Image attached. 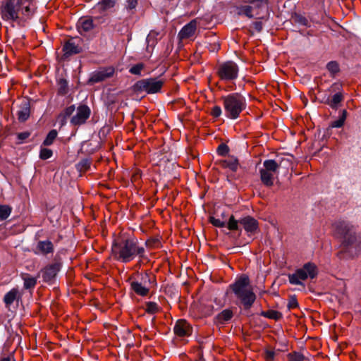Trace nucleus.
<instances>
[{"label":"nucleus","instance_id":"f257e3e1","mask_svg":"<svg viewBox=\"0 0 361 361\" xmlns=\"http://www.w3.org/2000/svg\"><path fill=\"white\" fill-rule=\"evenodd\" d=\"M37 9L35 0H4L0 4V16L13 26L25 27Z\"/></svg>","mask_w":361,"mask_h":361},{"label":"nucleus","instance_id":"f03ea898","mask_svg":"<svg viewBox=\"0 0 361 361\" xmlns=\"http://www.w3.org/2000/svg\"><path fill=\"white\" fill-rule=\"evenodd\" d=\"M145 250L135 237L122 236L114 240L111 246L113 258L122 263H128L137 257H142Z\"/></svg>","mask_w":361,"mask_h":361},{"label":"nucleus","instance_id":"7ed1b4c3","mask_svg":"<svg viewBox=\"0 0 361 361\" xmlns=\"http://www.w3.org/2000/svg\"><path fill=\"white\" fill-rule=\"evenodd\" d=\"M229 288L240 301L244 309L248 310L252 306L256 300V295L247 275H242L237 278L235 282L229 286Z\"/></svg>","mask_w":361,"mask_h":361},{"label":"nucleus","instance_id":"20e7f679","mask_svg":"<svg viewBox=\"0 0 361 361\" xmlns=\"http://www.w3.org/2000/svg\"><path fill=\"white\" fill-rule=\"evenodd\" d=\"M225 115L230 119H237L246 109L245 98L240 93H231L221 98Z\"/></svg>","mask_w":361,"mask_h":361},{"label":"nucleus","instance_id":"39448f33","mask_svg":"<svg viewBox=\"0 0 361 361\" xmlns=\"http://www.w3.org/2000/svg\"><path fill=\"white\" fill-rule=\"evenodd\" d=\"M335 235L344 247L355 245L358 239L357 228L349 222L340 221L334 225Z\"/></svg>","mask_w":361,"mask_h":361},{"label":"nucleus","instance_id":"423d86ee","mask_svg":"<svg viewBox=\"0 0 361 361\" xmlns=\"http://www.w3.org/2000/svg\"><path fill=\"white\" fill-rule=\"evenodd\" d=\"M165 80L161 77H155L142 79L137 81L133 85V90L135 92H146L152 94L160 92Z\"/></svg>","mask_w":361,"mask_h":361},{"label":"nucleus","instance_id":"0eeeda50","mask_svg":"<svg viewBox=\"0 0 361 361\" xmlns=\"http://www.w3.org/2000/svg\"><path fill=\"white\" fill-rule=\"evenodd\" d=\"M280 167L274 159H267L263 162V166L259 169L260 180L263 185L270 188L274 185L275 176L277 175Z\"/></svg>","mask_w":361,"mask_h":361},{"label":"nucleus","instance_id":"6e6552de","mask_svg":"<svg viewBox=\"0 0 361 361\" xmlns=\"http://www.w3.org/2000/svg\"><path fill=\"white\" fill-rule=\"evenodd\" d=\"M238 224L243 226L245 231L249 234H254L259 228L258 221L250 216H245L237 221L233 215H231L227 222V228L231 231H239ZM241 232V230L240 229Z\"/></svg>","mask_w":361,"mask_h":361},{"label":"nucleus","instance_id":"1a4fd4ad","mask_svg":"<svg viewBox=\"0 0 361 361\" xmlns=\"http://www.w3.org/2000/svg\"><path fill=\"white\" fill-rule=\"evenodd\" d=\"M317 275V269L314 264L308 262L302 268L298 269L294 274L288 275L290 283L293 285H302V281L308 277L314 279Z\"/></svg>","mask_w":361,"mask_h":361},{"label":"nucleus","instance_id":"9d476101","mask_svg":"<svg viewBox=\"0 0 361 361\" xmlns=\"http://www.w3.org/2000/svg\"><path fill=\"white\" fill-rule=\"evenodd\" d=\"M239 67L233 61H227L219 63L216 68V75L221 80L231 82L238 78Z\"/></svg>","mask_w":361,"mask_h":361},{"label":"nucleus","instance_id":"9b49d317","mask_svg":"<svg viewBox=\"0 0 361 361\" xmlns=\"http://www.w3.org/2000/svg\"><path fill=\"white\" fill-rule=\"evenodd\" d=\"M61 267V263L59 262H55L52 264H47L42 268L39 275L41 274L43 281L45 283H52L58 272L60 271Z\"/></svg>","mask_w":361,"mask_h":361},{"label":"nucleus","instance_id":"f8f14e48","mask_svg":"<svg viewBox=\"0 0 361 361\" xmlns=\"http://www.w3.org/2000/svg\"><path fill=\"white\" fill-rule=\"evenodd\" d=\"M116 70L114 66H107L99 68L93 72L89 79L91 83H97L111 78L115 74Z\"/></svg>","mask_w":361,"mask_h":361},{"label":"nucleus","instance_id":"ddd939ff","mask_svg":"<svg viewBox=\"0 0 361 361\" xmlns=\"http://www.w3.org/2000/svg\"><path fill=\"white\" fill-rule=\"evenodd\" d=\"M82 39L80 37H71L64 44L63 51L64 55L71 56L77 54L82 51Z\"/></svg>","mask_w":361,"mask_h":361},{"label":"nucleus","instance_id":"4468645a","mask_svg":"<svg viewBox=\"0 0 361 361\" xmlns=\"http://www.w3.org/2000/svg\"><path fill=\"white\" fill-rule=\"evenodd\" d=\"M197 25L198 20L196 18L190 20L184 25L178 34L179 40L183 41L194 37L197 31Z\"/></svg>","mask_w":361,"mask_h":361},{"label":"nucleus","instance_id":"2eb2a0df","mask_svg":"<svg viewBox=\"0 0 361 361\" xmlns=\"http://www.w3.org/2000/svg\"><path fill=\"white\" fill-rule=\"evenodd\" d=\"M91 114L90 109L86 105H80L77 109V112L71 119V123L74 126H80L84 124Z\"/></svg>","mask_w":361,"mask_h":361},{"label":"nucleus","instance_id":"dca6fc26","mask_svg":"<svg viewBox=\"0 0 361 361\" xmlns=\"http://www.w3.org/2000/svg\"><path fill=\"white\" fill-rule=\"evenodd\" d=\"M173 332L178 337L189 336L192 334V327L185 319H178L174 325Z\"/></svg>","mask_w":361,"mask_h":361},{"label":"nucleus","instance_id":"f3484780","mask_svg":"<svg viewBox=\"0 0 361 361\" xmlns=\"http://www.w3.org/2000/svg\"><path fill=\"white\" fill-rule=\"evenodd\" d=\"M54 252V246L53 243L49 240H39L34 250V252L36 255H48L53 254Z\"/></svg>","mask_w":361,"mask_h":361},{"label":"nucleus","instance_id":"a211bd4d","mask_svg":"<svg viewBox=\"0 0 361 361\" xmlns=\"http://www.w3.org/2000/svg\"><path fill=\"white\" fill-rule=\"evenodd\" d=\"M134 281L151 287V285L155 281V276L151 272H137L135 276Z\"/></svg>","mask_w":361,"mask_h":361},{"label":"nucleus","instance_id":"6ab92c4d","mask_svg":"<svg viewBox=\"0 0 361 361\" xmlns=\"http://www.w3.org/2000/svg\"><path fill=\"white\" fill-rule=\"evenodd\" d=\"M237 10L238 15H243L249 18H252L255 16L259 14V12L252 4L240 6Z\"/></svg>","mask_w":361,"mask_h":361},{"label":"nucleus","instance_id":"aec40b11","mask_svg":"<svg viewBox=\"0 0 361 361\" xmlns=\"http://www.w3.org/2000/svg\"><path fill=\"white\" fill-rule=\"evenodd\" d=\"M79 32H89L94 28L93 20L91 18H81L77 25Z\"/></svg>","mask_w":361,"mask_h":361},{"label":"nucleus","instance_id":"412c9836","mask_svg":"<svg viewBox=\"0 0 361 361\" xmlns=\"http://www.w3.org/2000/svg\"><path fill=\"white\" fill-rule=\"evenodd\" d=\"M30 114V105L27 102H24L20 107L17 112L18 120L20 122H25L27 121Z\"/></svg>","mask_w":361,"mask_h":361},{"label":"nucleus","instance_id":"4be33fe9","mask_svg":"<svg viewBox=\"0 0 361 361\" xmlns=\"http://www.w3.org/2000/svg\"><path fill=\"white\" fill-rule=\"evenodd\" d=\"M131 289L140 296H147L149 292L150 287L143 286L137 281H132L130 283Z\"/></svg>","mask_w":361,"mask_h":361},{"label":"nucleus","instance_id":"5701e85b","mask_svg":"<svg viewBox=\"0 0 361 361\" xmlns=\"http://www.w3.org/2000/svg\"><path fill=\"white\" fill-rule=\"evenodd\" d=\"M220 164L223 169H229L231 172L237 171L239 166L238 160L233 157L221 161Z\"/></svg>","mask_w":361,"mask_h":361},{"label":"nucleus","instance_id":"b1692460","mask_svg":"<svg viewBox=\"0 0 361 361\" xmlns=\"http://www.w3.org/2000/svg\"><path fill=\"white\" fill-rule=\"evenodd\" d=\"M19 297V291L16 288H12L4 297V302L8 307Z\"/></svg>","mask_w":361,"mask_h":361},{"label":"nucleus","instance_id":"393cba45","mask_svg":"<svg viewBox=\"0 0 361 361\" xmlns=\"http://www.w3.org/2000/svg\"><path fill=\"white\" fill-rule=\"evenodd\" d=\"M22 279L24 281V288L25 289L33 288L37 284V279L31 276L28 274H22Z\"/></svg>","mask_w":361,"mask_h":361},{"label":"nucleus","instance_id":"a878e982","mask_svg":"<svg viewBox=\"0 0 361 361\" xmlns=\"http://www.w3.org/2000/svg\"><path fill=\"white\" fill-rule=\"evenodd\" d=\"M233 312L231 310H224L216 316V320L220 324L228 322L233 317Z\"/></svg>","mask_w":361,"mask_h":361},{"label":"nucleus","instance_id":"bb28decb","mask_svg":"<svg viewBox=\"0 0 361 361\" xmlns=\"http://www.w3.org/2000/svg\"><path fill=\"white\" fill-rule=\"evenodd\" d=\"M221 217L223 220H221L220 219L216 218L214 216H210L209 221L215 227L224 228L226 226V225L227 226V224H226L227 216L225 212L221 213Z\"/></svg>","mask_w":361,"mask_h":361},{"label":"nucleus","instance_id":"cd10ccee","mask_svg":"<svg viewBox=\"0 0 361 361\" xmlns=\"http://www.w3.org/2000/svg\"><path fill=\"white\" fill-rule=\"evenodd\" d=\"M75 109L74 105L69 106L59 116V119L61 120V124L62 126L66 123V119L73 114Z\"/></svg>","mask_w":361,"mask_h":361},{"label":"nucleus","instance_id":"c85d7f7f","mask_svg":"<svg viewBox=\"0 0 361 361\" xmlns=\"http://www.w3.org/2000/svg\"><path fill=\"white\" fill-rule=\"evenodd\" d=\"M261 315L266 318L271 319L276 321L280 319L282 317V314L281 312L274 310L262 311L261 312Z\"/></svg>","mask_w":361,"mask_h":361},{"label":"nucleus","instance_id":"c756f323","mask_svg":"<svg viewBox=\"0 0 361 361\" xmlns=\"http://www.w3.org/2000/svg\"><path fill=\"white\" fill-rule=\"evenodd\" d=\"M12 212V207L7 204L0 205V220L4 221L8 218Z\"/></svg>","mask_w":361,"mask_h":361},{"label":"nucleus","instance_id":"7c9ffc66","mask_svg":"<svg viewBox=\"0 0 361 361\" xmlns=\"http://www.w3.org/2000/svg\"><path fill=\"white\" fill-rule=\"evenodd\" d=\"M347 116V111L345 110L342 111V114L339 118L336 121L331 122L330 126L331 128H341L344 125L345 121Z\"/></svg>","mask_w":361,"mask_h":361},{"label":"nucleus","instance_id":"2f4dec72","mask_svg":"<svg viewBox=\"0 0 361 361\" xmlns=\"http://www.w3.org/2000/svg\"><path fill=\"white\" fill-rule=\"evenodd\" d=\"M59 89L58 94L60 95H65L68 92V82L65 79H60L58 82Z\"/></svg>","mask_w":361,"mask_h":361},{"label":"nucleus","instance_id":"473e14b6","mask_svg":"<svg viewBox=\"0 0 361 361\" xmlns=\"http://www.w3.org/2000/svg\"><path fill=\"white\" fill-rule=\"evenodd\" d=\"M57 135H58V133L56 130H50L49 133H48V135H47L45 140H44L43 145L44 146H49V145H52L54 140L56 138Z\"/></svg>","mask_w":361,"mask_h":361},{"label":"nucleus","instance_id":"72a5a7b5","mask_svg":"<svg viewBox=\"0 0 361 361\" xmlns=\"http://www.w3.org/2000/svg\"><path fill=\"white\" fill-rule=\"evenodd\" d=\"M91 164L90 159H83L78 164L77 168L80 172H85L90 168Z\"/></svg>","mask_w":361,"mask_h":361},{"label":"nucleus","instance_id":"f704fd0d","mask_svg":"<svg viewBox=\"0 0 361 361\" xmlns=\"http://www.w3.org/2000/svg\"><path fill=\"white\" fill-rule=\"evenodd\" d=\"M248 3L254 6L259 12L263 8L267 6L268 0H249Z\"/></svg>","mask_w":361,"mask_h":361},{"label":"nucleus","instance_id":"c9c22d12","mask_svg":"<svg viewBox=\"0 0 361 361\" xmlns=\"http://www.w3.org/2000/svg\"><path fill=\"white\" fill-rule=\"evenodd\" d=\"M160 308L155 302H147L146 303L145 311L149 314H155L159 311Z\"/></svg>","mask_w":361,"mask_h":361},{"label":"nucleus","instance_id":"e433bc0d","mask_svg":"<svg viewBox=\"0 0 361 361\" xmlns=\"http://www.w3.org/2000/svg\"><path fill=\"white\" fill-rule=\"evenodd\" d=\"M326 68L333 76H334L340 71L338 63L334 61L329 62L326 65Z\"/></svg>","mask_w":361,"mask_h":361},{"label":"nucleus","instance_id":"4c0bfd02","mask_svg":"<svg viewBox=\"0 0 361 361\" xmlns=\"http://www.w3.org/2000/svg\"><path fill=\"white\" fill-rule=\"evenodd\" d=\"M343 94L339 92L333 96L331 100L329 102V104L331 106V107L336 108L337 107L338 104L343 101Z\"/></svg>","mask_w":361,"mask_h":361},{"label":"nucleus","instance_id":"58836bf2","mask_svg":"<svg viewBox=\"0 0 361 361\" xmlns=\"http://www.w3.org/2000/svg\"><path fill=\"white\" fill-rule=\"evenodd\" d=\"M288 361H304V356L297 352L290 353L287 355Z\"/></svg>","mask_w":361,"mask_h":361},{"label":"nucleus","instance_id":"ea45409f","mask_svg":"<svg viewBox=\"0 0 361 361\" xmlns=\"http://www.w3.org/2000/svg\"><path fill=\"white\" fill-rule=\"evenodd\" d=\"M116 4L115 0H100L99 5L103 10H107L113 8Z\"/></svg>","mask_w":361,"mask_h":361},{"label":"nucleus","instance_id":"a19ab883","mask_svg":"<svg viewBox=\"0 0 361 361\" xmlns=\"http://www.w3.org/2000/svg\"><path fill=\"white\" fill-rule=\"evenodd\" d=\"M53 154L51 149L48 148H42L39 152V158L42 160L49 159Z\"/></svg>","mask_w":361,"mask_h":361},{"label":"nucleus","instance_id":"79ce46f5","mask_svg":"<svg viewBox=\"0 0 361 361\" xmlns=\"http://www.w3.org/2000/svg\"><path fill=\"white\" fill-rule=\"evenodd\" d=\"M144 68L145 66L143 63H137L130 68L129 72L133 75H140L141 71L144 69Z\"/></svg>","mask_w":361,"mask_h":361},{"label":"nucleus","instance_id":"37998d69","mask_svg":"<svg viewBox=\"0 0 361 361\" xmlns=\"http://www.w3.org/2000/svg\"><path fill=\"white\" fill-rule=\"evenodd\" d=\"M222 113L221 108L219 106H214L211 109L210 115L213 118H219Z\"/></svg>","mask_w":361,"mask_h":361},{"label":"nucleus","instance_id":"c03bdc74","mask_svg":"<svg viewBox=\"0 0 361 361\" xmlns=\"http://www.w3.org/2000/svg\"><path fill=\"white\" fill-rule=\"evenodd\" d=\"M229 152L228 147L225 144H221L217 148V153L221 156H225Z\"/></svg>","mask_w":361,"mask_h":361},{"label":"nucleus","instance_id":"a18cd8bd","mask_svg":"<svg viewBox=\"0 0 361 361\" xmlns=\"http://www.w3.org/2000/svg\"><path fill=\"white\" fill-rule=\"evenodd\" d=\"M137 2L138 0H126V9L129 11L135 9L137 6Z\"/></svg>","mask_w":361,"mask_h":361},{"label":"nucleus","instance_id":"49530a36","mask_svg":"<svg viewBox=\"0 0 361 361\" xmlns=\"http://www.w3.org/2000/svg\"><path fill=\"white\" fill-rule=\"evenodd\" d=\"M30 133L27 131L18 133L17 137L19 140L18 143L19 144L22 143L25 140L28 138L30 137Z\"/></svg>","mask_w":361,"mask_h":361},{"label":"nucleus","instance_id":"de8ad7c7","mask_svg":"<svg viewBox=\"0 0 361 361\" xmlns=\"http://www.w3.org/2000/svg\"><path fill=\"white\" fill-rule=\"evenodd\" d=\"M295 22H297L302 25H307V24H308L307 19L301 15L296 16L295 18Z\"/></svg>","mask_w":361,"mask_h":361},{"label":"nucleus","instance_id":"09e8293b","mask_svg":"<svg viewBox=\"0 0 361 361\" xmlns=\"http://www.w3.org/2000/svg\"><path fill=\"white\" fill-rule=\"evenodd\" d=\"M159 240L157 238H150L146 241V245L148 247H158Z\"/></svg>","mask_w":361,"mask_h":361},{"label":"nucleus","instance_id":"8fccbe9b","mask_svg":"<svg viewBox=\"0 0 361 361\" xmlns=\"http://www.w3.org/2000/svg\"><path fill=\"white\" fill-rule=\"evenodd\" d=\"M275 353L273 350H266L264 357L267 361H272L274 359Z\"/></svg>","mask_w":361,"mask_h":361},{"label":"nucleus","instance_id":"3c124183","mask_svg":"<svg viewBox=\"0 0 361 361\" xmlns=\"http://www.w3.org/2000/svg\"><path fill=\"white\" fill-rule=\"evenodd\" d=\"M252 26H253L254 29L257 32H261L263 28L262 23L260 21L254 22L252 24Z\"/></svg>","mask_w":361,"mask_h":361},{"label":"nucleus","instance_id":"603ef678","mask_svg":"<svg viewBox=\"0 0 361 361\" xmlns=\"http://www.w3.org/2000/svg\"><path fill=\"white\" fill-rule=\"evenodd\" d=\"M289 308H295L298 307L297 300L294 298H291L288 305Z\"/></svg>","mask_w":361,"mask_h":361},{"label":"nucleus","instance_id":"864d4df0","mask_svg":"<svg viewBox=\"0 0 361 361\" xmlns=\"http://www.w3.org/2000/svg\"><path fill=\"white\" fill-rule=\"evenodd\" d=\"M0 361H16L14 357L11 355H8L6 357H1Z\"/></svg>","mask_w":361,"mask_h":361},{"label":"nucleus","instance_id":"5fc2aeb1","mask_svg":"<svg viewBox=\"0 0 361 361\" xmlns=\"http://www.w3.org/2000/svg\"><path fill=\"white\" fill-rule=\"evenodd\" d=\"M159 35V32H157V31H154V30H152L149 35H148V37L149 38H151V37H157V35Z\"/></svg>","mask_w":361,"mask_h":361},{"label":"nucleus","instance_id":"6e6d98bb","mask_svg":"<svg viewBox=\"0 0 361 361\" xmlns=\"http://www.w3.org/2000/svg\"><path fill=\"white\" fill-rule=\"evenodd\" d=\"M140 178L139 173H135L132 176V181H136L137 179Z\"/></svg>","mask_w":361,"mask_h":361},{"label":"nucleus","instance_id":"4d7b16f0","mask_svg":"<svg viewBox=\"0 0 361 361\" xmlns=\"http://www.w3.org/2000/svg\"><path fill=\"white\" fill-rule=\"evenodd\" d=\"M335 86H341V85L335 83V84H334L333 87H335Z\"/></svg>","mask_w":361,"mask_h":361}]
</instances>
